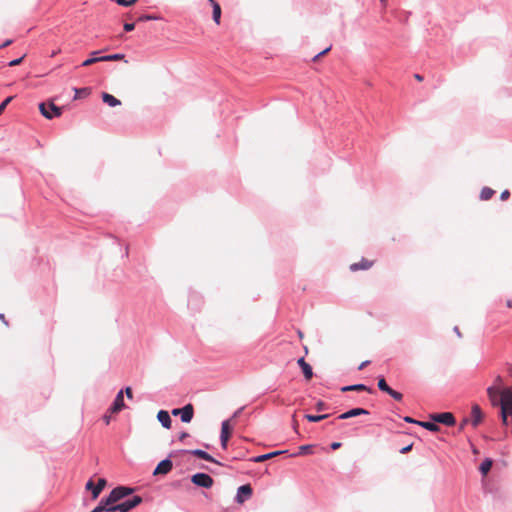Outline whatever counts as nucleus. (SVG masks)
I'll return each mask as SVG.
<instances>
[{
	"instance_id": "1",
	"label": "nucleus",
	"mask_w": 512,
	"mask_h": 512,
	"mask_svg": "<svg viewBox=\"0 0 512 512\" xmlns=\"http://www.w3.org/2000/svg\"><path fill=\"white\" fill-rule=\"evenodd\" d=\"M500 416L503 425H508V417L512 415V387L503 388L499 401Z\"/></svg>"
},
{
	"instance_id": "2",
	"label": "nucleus",
	"mask_w": 512,
	"mask_h": 512,
	"mask_svg": "<svg viewBox=\"0 0 512 512\" xmlns=\"http://www.w3.org/2000/svg\"><path fill=\"white\" fill-rule=\"evenodd\" d=\"M132 489L124 486L114 488L106 498V504H115L132 493Z\"/></svg>"
},
{
	"instance_id": "3",
	"label": "nucleus",
	"mask_w": 512,
	"mask_h": 512,
	"mask_svg": "<svg viewBox=\"0 0 512 512\" xmlns=\"http://www.w3.org/2000/svg\"><path fill=\"white\" fill-rule=\"evenodd\" d=\"M39 110L41 114L47 119H52L53 117H59L61 115V108L54 105L53 103H40Z\"/></svg>"
},
{
	"instance_id": "4",
	"label": "nucleus",
	"mask_w": 512,
	"mask_h": 512,
	"mask_svg": "<svg viewBox=\"0 0 512 512\" xmlns=\"http://www.w3.org/2000/svg\"><path fill=\"white\" fill-rule=\"evenodd\" d=\"M141 502H142V498L140 496H134L132 499H129L123 503L112 506L111 510H113V512H115V511L128 512L131 509L138 506Z\"/></svg>"
},
{
	"instance_id": "5",
	"label": "nucleus",
	"mask_w": 512,
	"mask_h": 512,
	"mask_svg": "<svg viewBox=\"0 0 512 512\" xmlns=\"http://www.w3.org/2000/svg\"><path fill=\"white\" fill-rule=\"evenodd\" d=\"M191 481L193 484L203 488H210L213 486L214 483L213 478L205 473L194 474L191 477Z\"/></svg>"
},
{
	"instance_id": "6",
	"label": "nucleus",
	"mask_w": 512,
	"mask_h": 512,
	"mask_svg": "<svg viewBox=\"0 0 512 512\" xmlns=\"http://www.w3.org/2000/svg\"><path fill=\"white\" fill-rule=\"evenodd\" d=\"M430 418L436 422L446 426H453L455 424V417L450 412L437 413L430 415Z\"/></svg>"
},
{
	"instance_id": "7",
	"label": "nucleus",
	"mask_w": 512,
	"mask_h": 512,
	"mask_svg": "<svg viewBox=\"0 0 512 512\" xmlns=\"http://www.w3.org/2000/svg\"><path fill=\"white\" fill-rule=\"evenodd\" d=\"M231 434H232V427L230 425V420L223 421L222 425H221V435H220L221 446L223 449L227 448V443H228L229 438L231 437Z\"/></svg>"
},
{
	"instance_id": "8",
	"label": "nucleus",
	"mask_w": 512,
	"mask_h": 512,
	"mask_svg": "<svg viewBox=\"0 0 512 512\" xmlns=\"http://www.w3.org/2000/svg\"><path fill=\"white\" fill-rule=\"evenodd\" d=\"M106 483L107 482L104 478H100L96 485H94L93 481L90 480L86 484V489L91 490L93 499H96L101 491L105 488Z\"/></svg>"
},
{
	"instance_id": "9",
	"label": "nucleus",
	"mask_w": 512,
	"mask_h": 512,
	"mask_svg": "<svg viewBox=\"0 0 512 512\" xmlns=\"http://www.w3.org/2000/svg\"><path fill=\"white\" fill-rule=\"evenodd\" d=\"M172 468H173V463L170 459L162 460L156 466V468L153 472V475H155V476L166 475L172 470Z\"/></svg>"
},
{
	"instance_id": "10",
	"label": "nucleus",
	"mask_w": 512,
	"mask_h": 512,
	"mask_svg": "<svg viewBox=\"0 0 512 512\" xmlns=\"http://www.w3.org/2000/svg\"><path fill=\"white\" fill-rule=\"evenodd\" d=\"M125 408V403H124V391L123 390H120L115 399H114V402L112 404V406L110 407L109 411L111 413H118L120 412L122 409Z\"/></svg>"
},
{
	"instance_id": "11",
	"label": "nucleus",
	"mask_w": 512,
	"mask_h": 512,
	"mask_svg": "<svg viewBox=\"0 0 512 512\" xmlns=\"http://www.w3.org/2000/svg\"><path fill=\"white\" fill-rule=\"evenodd\" d=\"M252 495V488L249 484L242 485L238 488L236 495V501L242 504L246 499H249Z\"/></svg>"
},
{
	"instance_id": "12",
	"label": "nucleus",
	"mask_w": 512,
	"mask_h": 512,
	"mask_svg": "<svg viewBox=\"0 0 512 512\" xmlns=\"http://www.w3.org/2000/svg\"><path fill=\"white\" fill-rule=\"evenodd\" d=\"M484 414L478 404H474L471 409V422L474 427H477L483 420Z\"/></svg>"
},
{
	"instance_id": "13",
	"label": "nucleus",
	"mask_w": 512,
	"mask_h": 512,
	"mask_svg": "<svg viewBox=\"0 0 512 512\" xmlns=\"http://www.w3.org/2000/svg\"><path fill=\"white\" fill-rule=\"evenodd\" d=\"M502 390L503 389H499V388H496L493 386H489L487 388V395H488V398L493 406L499 405Z\"/></svg>"
},
{
	"instance_id": "14",
	"label": "nucleus",
	"mask_w": 512,
	"mask_h": 512,
	"mask_svg": "<svg viewBox=\"0 0 512 512\" xmlns=\"http://www.w3.org/2000/svg\"><path fill=\"white\" fill-rule=\"evenodd\" d=\"M369 411L364 408H353L347 412H344L338 416V419L345 420L360 415H368Z\"/></svg>"
},
{
	"instance_id": "15",
	"label": "nucleus",
	"mask_w": 512,
	"mask_h": 512,
	"mask_svg": "<svg viewBox=\"0 0 512 512\" xmlns=\"http://www.w3.org/2000/svg\"><path fill=\"white\" fill-rule=\"evenodd\" d=\"M297 363L300 366L305 379L307 381L311 380L313 377V370H312V367L310 366V364H308L304 358L298 359Z\"/></svg>"
},
{
	"instance_id": "16",
	"label": "nucleus",
	"mask_w": 512,
	"mask_h": 512,
	"mask_svg": "<svg viewBox=\"0 0 512 512\" xmlns=\"http://www.w3.org/2000/svg\"><path fill=\"white\" fill-rule=\"evenodd\" d=\"M181 421L184 423H189L194 415V407L192 404H187L183 408H181Z\"/></svg>"
},
{
	"instance_id": "17",
	"label": "nucleus",
	"mask_w": 512,
	"mask_h": 512,
	"mask_svg": "<svg viewBox=\"0 0 512 512\" xmlns=\"http://www.w3.org/2000/svg\"><path fill=\"white\" fill-rule=\"evenodd\" d=\"M372 265H373V261L363 258L359 262L351 264L350 269L352 271L367 270V269L371 268Z\"/></svg>"
},
{
	"instance_id": "18",
	"label": "nucleus",
	"mask_w": 512,
	"mask_h": 512,
	"mask_svg": "<svg viewBox=\"0 0 512 512\" xmlns=\"http://www.w3.org/2000/svg\"><path fill=\"white\" fill-rule=\"evenodd\" d=\"M157 419L162 424V426L165 427L166 429L171 428L172 421H171L170 415L167 411L160 410L157 413Z\"/></svg>"
},
{
	"instance_id": "19",
	"label": "nucleus",
	"mask_w": 512,
	"mask_h": 512,
	"mask_svg": "<svg viewBox=\"0 0 512 512\" xmlns=\"http://www.w3.org/2000/svg\"><path fill=\"white\" fill-rule=\"evenodd\" d=\"M207 1L211 4L212 9H213V21L215 22V24L219 25L220 19H221V12H222L221 7L216 0H207Z\"/></svg>"
},
{
	"instance_id": "20",
	"label": "nucleus",
	"mask_w": 512,
	"mask_h": 512,
	"mask_svg": "<svg viewBox=\"0 0 512 512\" xmlns=\"http://www.w3.org/2000/svg\"><path fill=\"white\" fill-rule=\"evenodd\" d=\"M190 453L200 459L218 463L211 455H209L207 452H205L203 450L195 449V450H191Z\"/></svg>"
},
{
	"instance_id": "21",
	"label": "nucleus",
	"mask_w": 512,
	"mask_h": 512,
	"mask_svg": "<svg viewBox=\"0 0 512 512\" xmlns=\"http://www.w3.org/2000/svg\"><path fill=\"white\" fill-rule=\"evenodd\" d=\"M102 100L104 103L108 104L111 107H115L121 104L120 100L106 92L102 94Z\"/></svg>"
},
{
	"instance_id": "22",
	"label": "nucleus",
	"mask_w": 512,
	"mask_h": 512,
	"mask_svg": "<svg viewBox=\"0 0 512 512\" xmlns=\"http://www.w3.org/2000/svg\"><path fill=\"white\" fill-rule=\"evenodd\" d=\"M341 391L342 392H347V391H367L369 393H371V389L368 388L367 386H365L364 384H355V385H350V386H344L341 388Z\"/></svg>"
},
{
	"instance_id": "23",
	"label": "nucleus",
	"mask_w": 512,
	"mask_h": 512,
	"mask_svg": "<svg viewBox=\"0 0 512 512\" xmlns=\"http://www.w3.org/2000/svg\"><path fill=\"white\" fill-rule=\"evenodd\" d=\"M112 506H114V504H106V499H102L99 505L91 512H113V510H111Z\"/></svg>"
},
{
	"instance_id": "24",
	"label": "nucleus",
	"mask_w": 512,
	"mask_h": 512,
	"mask_svg": "<svg viewBox=\"0 0 512 512\" xmlns=\"http://www.w3.org/2000/svg\"><path fill=\"white\" fill-rule=\"evenodd\" d=\"M419 426L431 431V432H438L440 430V427L436 424V422H419Z\"/></svg>"
},
{
	"instance_id": "25",
	"label": "nucleus",
	"mask_w": 512,
	"mask_h": 512,
	"mask_svg": "<svg viewBox=\"0 0 512 512\" xmlns=\"http://www.w3.org/2000/svg\"><path fill=\"white\" fill-rule=\"evenodd\" d=\"M282 453H284V451H276V452L260 455V456H257L256 458H254V461L255 462H264V461H266L274 456H277L279 454H282Z\"/></svg>"
},
{
	"instance_id": "26",
	"label": "nucleus",
	"mask_w": 512,
	"mask_h": 512,
	"mask_svg": "<svg viewBox=\"0 0 512 512\" xmlns=\"http://www.w3.org/2000/svg\"><path fill=\"white\" fill-rule=\"evenodd\" d=\"M328 416H329L328 414H323V415L306 414L304 417L309 422H319V421H322V420L328 418Z\"/></svg>"
},
{
	"instance_id": "27",
	"label": "nucleus",
	"mask_w": 512,
	"mask_h": 512,
	"mask_svg": "<svg viewBox=\"0 0 512 512\" xmlns=\"http://www.w3.org/2000/svg\"><path fill=\"white\" fill-rule=\"evenodd\" d=\"M495 191L489 187H484L481 191V199L482 200H489L494 195Z\"/></svg>"
},
{
	"instance_id": "28",
	"label": "nucleus",
	"mask_w": 512,
	"mask_h": 512,
	"mask_svg": "<svg viewBox=\"0 0 512 512\" xmlns=\"http://www.w3.org/2000/svg\"><path fill=\"white\" fill-rule=\"evenodd\" d=\"M124 54H112L107 56H101L100 60L102 61H118L124 59Z\"/></svg>"
},
{
	"instance_id": "29",
	"label": "nucleus",
	"mask_w": 512,
	"mask_h": 512,
	"mask_svg": "<svg viewBox=\"0 0 512 512\" xmlns=\"http://www.w3.org/2000/svg\"><path fill=\"white\" fill-rule=\"evenodd\" d=\"M491 467L492 461L490 459H486L485 461L482 462L480 466V471L482 472L483 475H486L490 471Z\"/></svg>"
},
{
	"instance_id": "30",
	"label": "nucleus",
	"mask_w": 512,
	"mask_h": 512,
	"mask_svg": "<svg viewBox=\"0 0 512 512\" xmlns=\"http://www.w3.org/2000/svg\"><path fill=\"white\" fill-rule=\"evenodd\" d=\"M378 388L385 393H388V391L391 389V387H389L388 384L386 383V380L384 377H379Z\"/></svg>"
},
{
	"instance_id": "31",
	"label": "nucleus",
	"mask_w": 512,
	"mask_h": 512,
	"mask_svg": "<svg viewBox=\"0 0 512 512\" xmlns=\"http://www.w3.org/2000/svg\"><path fill=\"white\" fill-rule=\"evenodd\" d=\"M312 447H313L312 445H302L299 447V452L297 454H294V456L311 453Z\"/></svg>"
},
{
	"instance_id": "32",
	"label": "nucleus",
	"mask_w": 512,
	"mask_h": 512,
	"mask_svg": "<svg viewBox=\"0 0 512 512\" xmlns=\"http://www.w3.org/2000/svg\"><path fill=\"white\" fill-rule=\"evenodd\" d=\"M387 394L390 395L396 401H401L403 399L402 393H400L396 390H393L392 388L388 391Z\"/></svg>"
},
{
	"instance_id": "33",
	"label": "nucleus",
	"mask_w": 512,
	"mask_h": 512,
	"mask_svg": "<svg viewBox=\"0 0 512 512\" xmlns=\"http://www.w3.org/2000/svg\"><path fill=\"white\" fill-rule=\"evenodd\" d=\"M96 62H102V60H100V57H94V58H89L87 60H85L83 63H82V66L83 67H87V66H90Z\"/></svg>"
},
{
	"instance_id": "34",
	"label": "nucleus",
	"mask_w": 512,
	"mask_h": 512,
	"mask_svg": "<svg viewBox=\"0 0 512 512\" xmlns=\"http://www.w3.org/2000/svg\"><path fill=\"white\" fill-rule=\"evenodd\" d=\"M491 386L499 388V389H503L502 388V386H503V378L500 375H497L495 377L494 382H493V384Z\"/></svg>"
},
{
	"instance_id": "35",
	"label": "nucleus",
	"mask_w": 512,
	"mask_h": 512,
	"mask_svg": "<svg viewBox=\"0 0 512 512\" xmlns=\"http://www.w3.org/2000/svg\"><path fill=\"white\" fill-rule=\"evenodd\" d=\"M160 17L155 15H142L138 18V21H150V20H158Z\"/></svg>"
},
{
	"instance_id": "36",
	"label": "nucleus",
	"mask_w": 512,
	"mask_h": 512,
	"mask_svg": "<svg viewBox=\"0 0 512 512\" xmlns=\"http://www.w3.org/2000/svg\"><path fill=\"white\" fill-rule=\"evenodd\" d=\"M24 57H25V55H24V56H22V57H20V58H18V59L12 60V61H10V62H9V64H8V65H9L10 67L20 65V64L22 63V61H23Z\"/></svg>"
},
{
	"instance_id": "37",
	"label": "nucleus",
	"mask_w": 512,
	"mask_h": 512,
	"mask_svg": "<svg viewBox=\"0 0 512 512\" xmlns=\"http://www.w3.org/2000/svg\"><path fill=\"white\" fill-rule=\"evenodd\" d=\"M326 407H327L326 403H325V402H323V401H321V400H320V401H318V402L316 403V406H315V408H316V410H317V411H323V410H325V409H326Z\"/></svg>"
},
{
	"instance_id": "38",
	"label": "nucleus",
	"mask_w": 512,
	"mask_h": 512,
	"mask_svg": "<svg viewBox=\"0 0 512 512\" xmlns=\"http://www.w3.org/2000/svg\"><path fill=\"white\" fill-rule=\"evenodd\" d=\"M412 447H413V443L403 447L401 450H400V453L402 454H406L408 452H410L412 450Z\"/></svg>"
},
{
	"instance_id": "39",
	"label": "nucleus",
	"mask_w": 512,
	"mask_h": 512,
	"mask_svg": "<svg viewBox=\"0 0 512 512\" xmlns=\"http://www.w3.org/2000/svg\"><path fill=\"white\" fill-rule=\"evenodd\" d=\"M403 419L407 423H413V424H417V425H419V422H420L418 420L411 418L410 416H405Z\"/></svg>"
},
{
	"instance_id": "40",
	"label": "nucleus",
	"mask_w": 512,
	"mask_h": 512,
	"mask_svg": "<svg viewBox=\"0 0 512 512\" xmlns=\"http://www.w3.org/2000/svg\"><path fill=\"white\" fill-rule=\"evenodd\" d=\"M509 196H510V192H509L508 190H504V191L501 193V195H500V199H501L502 201H505V200H507V199L509 198Z\"/></svg>"
},
{
	"instance_id": "41",
	"label": "nucleus",
	"mask_w": 512,
	"mask_h": 512,
	"mask_svg": "<svg viewBox=\"0 0 512 512\" xmlns=\"http://www.w3.org/2000/svg\"><path fill=\"white\" fill-rule=\"evenodd\" d=\"M13 99V97H7L1 104L0 106L5 110V108L7 107V105L11 102V100Z\"/></svg>"
},
{
	"instance_id": "42",
	"label": "nucleus",
	"mask_w": 512,
	"mask_h": 512,
	"mask_svg": "<svg viewBox=\"0 0 512 512\" xmlns=\"http://www.w3.org/2000/svg\"><path fill=\"white\" fill-rule=\"evenodd\" d=\"M135 25L133 23H125L124 30L130 32L134 29Z\"/></svg>"
},
{
	"instance_id": "43",
	"label": "nucleus",
	"mask_w": 512,
	"mask_h": 512,
	"mask_svg": "<svg viewBox=\"0 0 512 512\" xmlns=\"http://www.w3.org/2000/svg\"><path fill=\"white\" fill-rule=\"evenodd\" d=\"M124 392H125L127 398H129V399L133 398V392H132L131 387H126Z\"/></svg>"
},
{
	"instance_id": "44",
	"label": "nucleus",
	"mask_w": 512,
	"mask_h": 512,
	"mask_svg": "<svg viewBox=\"0 0 512 512\" xmlns=\"http://www.w3.org/2000/svg\"><path fill=\"white\" fill-rule=\"evenodd\" d=\"M292 425H293L294 430L297 431V429H298V421L296 419V414H293V416H292Z\"/></svg>"
},
{
	"instance_id": "45",
	"label": "nucleus",
	"mask_w": 512,
	"mask_h": 512,
	"mask_svg": "<svg viewBox=\"0 0 512 512\" xmlns=\"http://www.w3.org/2000/svg\"><path fill=\"white\" fill-rule=\"evenodd\" d=\"M117 4L119 5H122V6H126V7H129L130 6V2L127 1V0H115Z\"/></svg>"
},
{
	"instance_id": "46",
	"label": "nucleus",
	"mask_w": 512,
	"mask_h": 512,
	"mask_svg": "<svg viewBox=\"0 0 512 512\" xmlns=\"http://www.w3.org/2000/svg\"><path fill=\"white\" fill-rule=\"evenodd\" d=\"M187 437H189V433H187V432H182V433L179 435V440H180V441H184V439H186Z\"/></svg>"
},
{
	"instance_id": "47",
	"label": "nucleus",
	"mask_w": 512,
	"mask_h": 512,
	"mask_svg": "<svg viewBox=\"0 0 512 512\" xmlns=\"http://www.w3.org/2000/svg\"><path fill=\"white\" fill-rule=\"evenodd\" d=\"M181 413H182L181 408H176V409L172 410V415H174V416H177V415L181 416Z\"/></svg>"
},
{
	"instance_id": "48",
	"label": "nucleus",
	"mask_w": 512,
	"mask_h": 512,
	"mask_svg": "<svg viewBox=\"0 0 512 512\" xmlns=\"http://www.w3.org/2000/svg\"><path fill=\"white\" fill-rule=\"evenodd\" d=\"M370 363V361H364L362 362L359 367H358V370H363L368 364Z\"/></svg>"
},
{
	"instance_id": "49",
	"label": "nucleus",
	"mask_w": 512,
	"mask_h": 512,
	"mask_svg": "<svg viewBox=\"0 0 512 512\" xmlns=\"http://www.w3.org/2000/svg\"><path fill=\"white\" fill-rule=\"evenodd\" d=\"M340 446H341V443H340V442H333V443L331 444V448H332L333 450H336V449L340 448Z\"/></svg>"
},
{
	"instance_id": "50",
	"label": "nucleus",
	"mask_w": 512,
	"mask_h": 512,
	"mask_svg": "<svg viewBox=\"0 0 512 512\" xmlns=\"http://www.w3.org/2000/svg\"><path fill=\"white\" fill-rule=\"evenodd\" d=\"M11 44H12V40L8 39L2 45H0V49L4 48V47H7V46H9Z\"/></svg>"
},
{
	"instance_id": "51",
	"label": "nucleus",
	"mask_w": 512,
	"mask_h": 512,
	"mask_svg": "<svg viewBox=\"0 0 512 512\" xmlns=\"http://www.w3.org/2000/svg\"><path fill=\"white\" fill-rule=\"evenodd\" d=\"M330 50H331V47H328L325 50H323L322 52L318 53V55H320V57H322V56L326 55Z\"/></svg>"
},
{
	"instance_id": "52",
	"label": "nucleus",
	"mask_w": 512,
	"mask_h": 512,
	"mask_svg": "<svg viewBox=\"0 0 512 512\" xmlns=\"http://www.w3.org/2000/svg\"><path fill=\"white\" fill-rule=\"evenodd\" d=\"M414 78L419 82L423 81V76L420 74H414Z\"/></svg>"
},
{
	"instance_id": "53",
	"label": "nucleus",
	"mask_w": 512,
	"mask_h": 512,
	"mask_svg": "<svg viewBox=\"0 0 512 512\" xmlns=\"http://www.w3.org/2000/svg\"><path fill=\"white\" fill-rule=\"evenodd\" d=\"M75 91H76V93H78V92L87 93V92H88V89H87V88H83V89H76Z\"/></svg>"
},
{
	"instance_id": "54",
	"label": "nucleus",
	"mask_w": 512,
	"mask_h": 512,
	"mask_svg": "<svg viewBox=\"0 0 512 512\" xmlns=\"http://www.w3.org/2000/svg\"><path fill=\"white\" fill-rule=\"evenodd\" d=\"M104 420H105L106 424H109V423H110V417H109V416H105V417H104Z\"/></svg>"
},
{
	"instance_id": "55",
	"label": "nucleus",
	"mask_w": 512,
	"mask_h": 512,
	"mask_svg": "<svg viewBox=\"0 0 512 512\" xmlns=\"http://www.w3.org/2000/svg\"><path fill=\"white\" fill-rule=\"evenodd\" d=\"M506 304H507V306H508L509 308H512V300H508V301L506 302Z\"/></svg>"
},
{
	"instance_id": "56",
	"label": "nucleus",
	"mask_w": 512,
	"mask_h": 512,
	"mask_svg": "<svg viewBox=\"0 0 512 512\" xmlns=\"http://www.w3.org/2000/svg\"><path fill=\"white\" fill-rule=\"evenodd\" d=\"M0 320L4 321L5 324L7 325V322L5 321V316L4 314H0Z\"/></svg>"
},
{
	"instance_id": "57",
	"label": "nucleus",
	"mask_w": 512,
	"mask_h": 512,
	"mask_svg": "<svg viewBox=\"0 0 512 512\" xmlns=\"http://www.w3.org/2000/svg\"><path fill=\"white\" fill-rule=\"evenodd\" d=\"M320 58V55L317 54L316 56H314L313 61H318Z\"/></svg>"
},
{
	"instance_id": "58",
	"label": "nucleus",
	"mask_w": 512,
	"mask_h": 512,
	"mask_svg": "<svg viewBox=\"0 0 512 512\" xmlns=\"http://www.w3.org/2000/svg\"><path fill=\"white\" fill-rule=\"evenodd\" d=\"M138 0H129L130 2V6H132L133 4H135Z\"/></svg>"
},
{
	"instance_id": "59",
	"label": "nucleus",
	"mask_w": 512,
	"mask_h": 512,
	"mask_svg": "<svg viewBox=\"0 0 512 512\" xmlns=\"http://www.w3.org/2000/svg\"><path fill=\"white\" fill-rule=\"evenodd\" d=\"M380 1H381V3H382L384 6H386V4H387V0H380Z\"/></svg>"
},
{
	"instance_id": "60",
	"label": "nucleus",
	"mask_w": 512,
	"mask_h": 512,
	"mask_svg": "<svg viewBox=\"0 0 512 512\" xmlns=\"http://www.w3.org/2000/svg\"><path fill=\"white\" fill-rule=\"evenodd\" d=\"M508 373L512 377V368H509Z\"/></svg>"
},
{
	"instance_id": "61",
	"label": "nucleus",
	"mask_w": 512,
	"mask_h": 512,
	"mask_svg": "<svg viewBox=\"0 0 512 512\" xmlns=\"http://www.w3.org/2000/svg\"><path fill=\"white\" fill-rule=\"evenodd\" d=\"M4 112V109L0 106V115Z\"/></svg>"
}]
</instances>
